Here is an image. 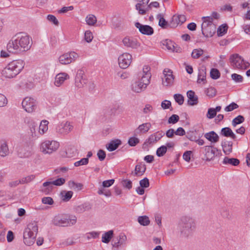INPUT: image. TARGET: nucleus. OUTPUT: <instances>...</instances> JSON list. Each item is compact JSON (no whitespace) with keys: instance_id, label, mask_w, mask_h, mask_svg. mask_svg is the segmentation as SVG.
Segmentation results:
<instances>
[{"instance_id":"obj_21","label":"nucleus","mask_w":250,"mask_h":250,"mask_svg":"<svg viewBox=\"0 0 250 250\" xmlns=\"http://www.w3.org/2000/svg\"><path fill=\"white\" fill-rule=\"evenodd\" d=\"M69 78V75L66 73H60L55 77L54 84L58 87L60 86L66 80Z\"/></svg>"},{"instance_id":"obj_61","label":"nucleus","mask_w":250,"mask_h":250,"mask_svg":"<svg viewBox=\"0 0 250 250\" xmlns=\"http://www.w3.org/2000/svg\"><path fill=\"white\" fill-rule=\"evenodd\" d=\"M140 185L142 188H147L149 186V182L147 178L145 177L140 181Z\"/></svg>"},{"instance_id":"obj_45","label":"nucleus","mask_w":250,"mask_h":250,"mask_svg":"<svg viewBox=\"0 0 250 250\" xmlns=\"http://www.w3.org/2000/svg\"><path fill=\"white\" fill-rule=\"evenodd\" d=\"M206 71L205 69L202 68L199 70V73L198 75L197 83H201L206 79Z\"/></svg>"},{"instance_id":"obj_39","label":"nucleus","mask_w":250,"mask_h":250,"mask_svg":"<svg viewBox=\"0 0 250 250\" xmlns=\"http://www.w3.org/2000/svg\"><path fill=\"white\" fill-rule=\"evenodd\" d=\"M48 121L46 120L42 121L39 127V133L40 134H43L48 129Z\"/></svg>"},{"instance_id":"obj_20","label":"nucleus","mask_w":250,"mask_h":250,"mask_svg":"<svg viewBox=\"0 0 250 250\" xmlns=\"http://www.w3.org/2000/svg\"><path fill=\"white\" fill-rule=\"evenodd\" d=\"M66 219L64 217V214L59 215L54 217L52 220V223L55 226L65 227L68 224V222L65 221Z\"/></svg>"},{"instance_id":"obj_57","label":"nucleus","mask_w":250,"mask_h":250,"mask_svg":"<svg viewBox=\"0 0 250 250\" xmlns=\"http://www.w3.org/2000/svg\"><path fill=\"white\" fill-rule=\"evenodd\" d=\"M238 107V105L235 103H231L229 105L225 108V110L227 112L231 111L233 110L236 109Z\"/></svg>"},{"instance_id":"obj_58","label":"nucleus","mask_w":250,"mask_h":250,"mask_svg":"<svg viewBox=\"0 0 250 250\" xmlns=\"http://www.w3.org/2000/svg\"><path fill=\"white\" fill-rule=\"evenodd\" d=\"M139 143V140L136 137H130L128 141L129 146H134Z\"/></svg>"},{"instance_id":"obj_36","label":"nucleus","mask_w":250,"mask_h":250,"mask_svg":"<svg viewBox=\"0 0 250 250\" xmlns=\"http://www.w3.org/2000/svg\"><path fill=\"white\" fill-rule=\"evenodd\" d=\"M69 187L75 191L81 190L83 187V185L81 183H77L73 181H70L68 183Z\"/></svg>"},{"instance_id":"obj_41","label":"nucleus","mask_w":250,"mask_h":250,"mask_svg":"<svg viewBox=\"0 0 250 250\" xmlns=\"http://www.w3.org/2000/svg\"><path fill=\"white\" fill-rule=\"evenodd\" d=\"M138 222L142 226H147L150 223L149 218L146 216H139L138 218Z\"/></svg>"},{"instance_id":"obj_32","label":"nucleus","mask_w":250,"mask_h":250,"mask_svg":"<svg viewBox=\"0 0 250 250\" xmlns=\"http://www.w3.org/2000/svg\"><path fill=\"white\" fill-rule=\"evenodd\" d=\"M64 217H65L66 222H68V224L67 225V227H70L74 225L77 222V217L74 215L71 214H64Z\"/></svg>"},{"instance_id":"obj_55","label":"nucleus","mask_w":250,"mask_h":250,"mask_svg":"<svg viewBox=\"0 0 250 250\" xmlns=\"http://www.w3.org/2000/svg\"><path fill=\"white\" fill-rule=\"evenodd\" d=\"M93 38L92 33L91 31H86L84 34V40L87 42H90Z\"/></svg>"},{"instance_id":"obj_30","label":"nucleus","mask_w":250,"mask_h":250,"mask_svg":"<svg viewBox=\"0 0 250 250\" xmlns=\"http://www.w3.org/2000/svg\"><path fill=\"white\" fill-rule=\"evenodd\" d=\"M146 86L144 84L140 81H136L132 84V89L135 92H141L145 90Z\"/></svg>"},{"instance_id":"obj_28","label":"nucleus","mask_w":250,"mask_h":250,"mask_svg":"<svg viewBox=\"0 0 250 250\" xmlns=\"http://www.w3.org/2000/svg\"><path fill=\"white\" fill-rule=\"evenodd\" d=\"M53 185L52 182H45L41 187L40 190L46 195L48 194L52 191Z\"/></svg>"},{"instance_id":"obj_48","label":"nucleus","mask_w":250,"mask_h":250,"mask_svg":"<svg viewBox=\"0 0 250 250\" xmlns=\"http://www.w3.org/2000/svg\"><path fill=\"white\" fill-rule=\"evenodd\" d=\"M205 92L208 96L212 98L216 95V90L214 87H210L206 90Z\"/></svg>"},{"instance_id":"obj_40","label":"nucleus","mask_w":250,"mask_h":250,"mask_svg":"<svg viewBox=\"0 0 250 250\" xmlns=\"http://www.w3.org/2000/svg\"><path fill=\"white\" fill-rule=\"evenodd\" d=\"M151 73H147L146 74H141L139 77H141L140 81L144 83L145 85L147 86L150 83V79L151 78Z\"/></svg>"},{"instance_id":"obj_19","label":"nucleus","mask_w":250,"mask_h":250,"mask_svg":"<svg viewBox=\"0 0 250 250\" xmlns=\"http://www.w3.org/2000/svg\"><path fill=\"white\" fill-rule=\"evenodd\" d=\"M163 44L166 46L167 49L173 52H180L181 48L172 41L168 40H166L163 42Z\"/></svg>"},{"instance_id":"obj_54","label":"nucleus","mask_w":250,"mask_h":250,"mask_svg":"<svg viewBox=\"0 0 250 250\" xmlns=\"http://www.w3.org/2000/svg\"><path fill=\"white\" fill-rule=\"evenodd\" d=\"M99 235H100V232H96V231H91V232L86 233V237L88 240H89L91 238L95 239V238L99 237Z\"/></svg>"},{"instance_id":"obj_64","label":"nucleus","mask_w":250,"mask_h":250,"mask_svg":"<svg viewBox=\"0 0 250 250\" xmlns=\"http://www.w3.org/2000/svg\"><path fill=\"white\" fill-rule=\"evenodd\" d=\"M123 186L128 189L132 188V182L130 180L125 179L123 180L122 182Z\"/></svg>"},{"instance_id":"obj_2","label":"nucleus","mask_w":250,"mask_h":250,"mask_svg":"<svg viewBox=\"0 0 250 250\" xmlns=\"http://www.w3.org/2000/svg\"><path fill=\"white\" fill-rule=\"evenodd\" d=\"M178 229L183 237L191 236L196 229L195 220L189 216H182L178 223Z\"/></svg>"},{"instance_id":"obj_38","label":"nucleus","mask_w":250,"mask_h":250,"mask_svg":"<svg viewBox=\"0 0 250 250\" xmlns=\"http://www.w3.org/2000/svg\"><path fill=\"white\" fill-rule=\"evenodd\" d=\"M157 18L159 20V25L163 28H166L168 24L166 20L164 18L162 14H159L157 16Z\"/></svg>"},{"instance_id":"obj_56","label":"nucleus","mask_w":250,"mask_h":250,"mask_svg":"<svg viewBox=\"0 0 250 250\" xmlns=\"http://www.w3.org/2000/svg\"><path fill=\"white\" fill-rule=\"evenodd\" d=\"M177 18H178V17L176 16H174L172 17L170 23V26L171 27H175L178 24H181V22H180V21H178Z\"/></svg>"},{"instance_id":"obj_35","label":"nucleus","mask_w":250,"mask_h":250,"mask_svg":"<svg viewBox=\"0 0 250 250\" xmlns=\"http://www.w3.org/2000/svg\"><path fill=\"white\" fill-rule=\"evenodd\" d=\"M62 199L64 202H67L72 198L73 192L72 191L63 190L61 192Z\"/></svg>"},{"instance_id":"obj_3","label":"nucleus","mask_w":250,"mask_h":250,"mask_svg":"<svg viewBox=\"0 0 250 250\" xmlns=\"http://www.w3.org/2000/svg\"><path fill=\"white\" fill-rule=\"evenodd\" d=\"M24 62L21 60L10 62L2 70L1 74L6 78H12L17 76L24 66Z\"/></svg>"},{"instance_id":"obj_14","label":"nucleus","mask_w":250,"mask_h":250,"mask_svg":"<svg viewBox=\"0 0 250 250\" xmlns=\"http://www.w3.org/2000/svg\"><path fill=\"white\" fill-rule=\"evenodd\" d=\"M138 3L136 4V9L138 11L139 14L144 15L146 11L150 10V6H147L149 0H137Z\"/></svg>"},{"instance_id":"obj_43","label":"nucleus","mask_w":250,"mask_h":250,"mask_svg":"<svg viewBox=\"0 0 250 250\" xmlns=\"http://www.w3.org/2000/svg\"><path fill=\"white\" fill-rule=\"evenodd\" d=\"M204 51L201 48L194 49L192 52L191 57L193 59H198L203 54Z\"/></svg>"},{"instance_id":"obj_29","label":"nucleus","mask_w":250,"mask_h":250,"mask_svg":"<svg viewBox=\"0 0 250 250\" xmlns=\"http://www.w3.org/2000/svg\"><path fill=\"white\" fill-rule=\"evenodd\" d=\"M146 170V166L141 163L136 166L134 175L140 176L143 175Z\"/></svg>"},{"instance_id":"obj_27","label":"nucleus","mask_w":250,"mask_h":250,"mask_svg":"<svg viewBox=\"0 0 250 250\" xmlns=\"http://www.w3.org/2000/svg\"><path fill=\"white\" fill-rule=\"evenodd\" d=\"M204 136L207 140L213 143L218 142L219 139V136L214 131L206 133Z\"/></svg>"},{"instance_id":"obj_51","label":"nucleus","mask_w":250,"mask_h":250,"mask_svg":"<svg viewBox=\"0 0 250 250\" xmlns=\"http://www.w3.org/2000/svg\"><path fill=\"white\" fill-rule=\"evenodd\" d=\"M231 77L232 80H233L235 83H242L243 81V77L241 75L236 73L231 74Z\"/></svg>"},{"instance_id":"obj_63","label":"nucleus","mask_w":250,"mask_h":250,"mask_svg":"<svg viewBox=\"0 0 250 250\" xmlns=\"http://www.w3.org/2000/svg\"><path fill=\"white\" fill-rule=\"evenodd\" d=\"M97 156L100 161H104L106 157L105 152L102 149L99 150L97 152Z\"/></svg>"},{"instance_id":"obj_16","label":"nucleus","mask_w":250,"mask_h":250,"mask_svg":"<svg viewBox=\"0 0 250 250\" xmlns=\"http://www.w3.org/2000/svg\"><path fill=\"white\" fill-rule=\"evenodd\" d=\"M126 240L127 237L126 235L124 233H121L116 239L113 241L112 246L114 249V250H118L117 249L119 247L125 246L126 244Z\"/></svg>"},{"instance_id":"obj_26","label":"nucleus","mask_w":250,"mask_h":250,"mask_svg":"<svg viewBox=\"0 0 250 250\" xmlns=\"http://www.w3.org/2000/svg\"><path fill=\"white\" fill-rule=\"evenodd\" d=\"M121 144L122 142L120 140L115 139L111 141L109 144L106 145V147L109 151H113L116 150Z\"/></svg>"},{"instance_id":"obj_8","label":"nucleus","mask_w":250,"mask_h":250,"mask_svg":"<svg viewBox=\"0 0 250 250\" xmlns=\"http://www.w3.org/2000/svg\"><path fill=\"white\" fill-rule=\"evenodd\" d=\"M163 77H162V84L164 86H171L174 83V77L171 70L165 68L163 71Z\"/></svg>"},{"instance_id":"obj_53","label":"nucleus","mask_w":250,"mask_h":250,"mask_svg":"<svg viewBox=\"0 0 250 250\" xmlns=\"http://www.w3.org/2000/svg\"><path fill=\"white\" fill-rule=\"evenodd\" d=\"M89 159L88 158H83L80 161H77L74 163L75 167H79L83 165H86L88 163Z\"/></svg>"},{"instance_id":"obj_46","label":"nucleus","mask_w":250,"mask_h":250,"mask_svg":"<svg viewBox=\"0 0 250 250\" xmlns=\"http://www.w3.org/2000/svg\"><path fill=\"white\" fill-rule=\"evenodd\" d=\"M228 26L226 24L220 26L217 30V34L219 36H222L227 32Z\"/></svg>"},{"instance_id":"obj_34","label":"nucleus","mask_w":250,"mask_h":250,"mask_svg":"<svg viewBox=\"0 0 250 250\" xmlns=\"http://www.w3.org/2000/svg\"><path fill=\"white\" fill-rule=\"evenodd\" d=\"M223 163L224 164H230L234 166L238 165L240 163V161L236 158H229L228 157H225L223 160Z\"/></svg>"},{"instance_id":"obj_10","label":"nucleus","mask_w":250,"mask_h":250,"mask_svg":"<svg viewBox=\"0 0 250 250\" xmlns=\"http://www.w3.org/2000/svg\"><path fill=\"white\" fill-rule=\"evenodd\" d=\"M22 106L26 112L31 113L35 110L37 102L33 98L26 97L22 101Z\"/></svg>"},{"instance_id":"obj_52","label":"nucleus","mask_w":250,"mask_h":250,"mask_svg":"<svg viewBox=\"0 0 250 250\" xmlns=\"http://www.w3.org/2000/svg\"><path fill=\"white\" fill-rule=\"evenodd\" d=\"M174 98L175 101L179 104L182 105L184 103V98L180 94H175L174 95Z\"/></svg>"},{"instance_id":"obj_18","label":"nucleus","mask_w":250,"mask_h":250,"mask_svg":"<svg viewBox=\"0 0 250 250\" xmlns=\"http://www.w3.org/2000/svg\"><path fill=\"white\" fill-rule=\"evenodd\" d=\"M124 45L127 47L137 48L140 46L139 43L136 39L126 37L123 40Z\"/></svg>"},{"instance_id":"obj_42","label":"nucleus","mask_w":250,"mask_h":250,"mask_svg":"<svg viewBox=\"0 0 250 250\" xmlns=\"http://www.w3.org/2000/svg\"><path fill=\"white\" fill-rule=\"evenodd\" d=\"M85 21L87 24L93 25L97 21L96 17L92 14L88 15L85 18Z\"/></svg>"},{"instance_id":"obj_22","label":"nucleus","mask_w":250,"mask_h":250,"mask_svg":"<svg viewBox=\"0 0 250 250\" xmlns=\"http://www.w3.org/2000/svg\"><path fill=\"white\" fill-rule=\"evenodd\" d=\"M232 142L224 140L221 143L223 150L226 155H229L232 151Z\"/></svg>"},{"instance_id":"obj_7","label":"nucleus","mask_w":250,"mask_h":250,"mask_svg":"<svg viewBox=\"0 0 250 250\" xmlns=\"http://www.w3.org/2000/svg\"><path fill=\"white\" fill-rule=\"evenodd\" d=\"M203 150V153L205 156V159L206 161H210L214 159L215 156L217 155V153L219 151V150L212 146H206L202 147Z\"/></svg>"},{"instance_id":"obj_49","label":"nucleus","mask_w":250,"mask_h":250,"mask_svg":"<svg viewBox=\"0 0 250 250\" xmlns=\"http://www.w3.org/2000/svg\"><path fill=\"white\" fill-rule=\"evenodd\" d=\"M210 77L216 80L220 76V73L218 70L215 68H212L210 72Z\"/></svg>"},{"instance_id":"obj_13","label":"nucleus","mask_w":250,"mask_h":250,"mask_svg":"<svg viewBox=\"0 0 250 250\" xmlns=\"http://www.w3.org/2000/svg\"><path fill=\"white\" fill-rule=\"evenodd\" d=\"M216 26L213 23H202V33L203 35L206 37H212L215 33Z\"/></svg>"},{"instance_id":"obj_5","label":"nucleus","mask_w":250,"mask_h":250,"mask_svg":"<svg viewBox=\"0 0 250 250\" xmlns=\"http://www.w3.org/2000/svg\"><path fill=\"white\" fill-rule=\"evenodd\" d=\"M231 65L234 68L243 70L246 69L249 62H245L241 56L237 54L231 55L229 57Z\"/></svg>"},{"instance_id":"obj_24","label":"nucleus","mask_w":250,"mask_h":250,"mask_svg":"<svg viewBox=\"0 0 250 250\" xmlns=\"http://www.w3.org/2000/svg\"><path fill=\"white\" fill-rule=\"evenodd\" d=\"M9 153L7 143L5 140L0 141V156L4 157Z\"/></svg>"},{"instance_id":"obj_17","label":"nucleus","mask_w":250,"mask_h":250,"mask_svg":"<svg viewBox=\"0 0 250 250\" xmlns=\"http://www.w3.org/2000/svg\"><path fill=\"white\" fill-rule=\"evenodd\" d=\"M84 72L82 70H79L75 78V85L78 87H83L86 84L87 80L83 78Z\"/></svg>"},{"instance_id":"obj_11","label":"nucleus","mask_w":250,"mask_h":250,"mask_svg":"<svg viewBox=\"0 0 250 250\" xmlns=\"http://www.w3.org/2000/svg\"><path fill=\"white\" fill-rule=\"evenodd\" d=\"M78 55L75 52L65 53L60 56L59 61L62 64H68L74 61L78 57Z\"/></svg>"},{"instance_id":"obj_59","label":"nucleus","mask_w":250,"mask_h":250,"mask_svg":"<svg viewBox=\"0 0 250 250\" xmlns=\"http://www.w3.org/2000/svg\"><path fill=\"white\" fill-rule=\"evenodd\" d=\"M216 114L213 108H209L208 110L207 117L208 119H212L216 116Z\"/></svg>"},{"instance_id":"obj_12","label":"nucleus","mask_w":250,"mask_h":250,"mask_svg":"<svg viewBox=\"0 0 250 250\" xmlns=\"http://www.w3.org/2000/svg\"><path fill=\"white\" fill-rule=\"evenodd\" d=\"M132 61V56L129 53H124L118 58L119 66L122 69L127 68Z\"/></svg>"},{"instance_id":"obj_25","label":"nucleus","mask_w":250,"mask_h":250,"mask_svg":"<svg viewBox=\"0 0 250 250\" xmlns=\"http://www.w3.org/2000/svg\"><path fill=\"white\" fill-rule=\"evenodd\" d=\"M220 135L226 137H230L233 140L236 139V136L232 130L228 127L222 128L220 132Z\"/></svg>"},{"instance_id":"obj_33","label":"nucleus","mask_w":250,"mask_h":250,"mask_svg":"<svg viewBox=\"0 0 250 250\" xmlns=\"http://www.w3.org/2000/svg\"><path fill=\"white\" fill-rule=\"evenodd\" d=\"M91 208V205L88 203H85L77 206L76 208V212L78 213H82L85 211H88Z\"/></svg>"},{"instance_id":"obj_62","label":"nucleus","mask_w":250,"mask_h":250,"mask_svg":"<svg viewBox=\"0 0 250 250\" xmlns=\"http://www.w3.org/2000/svg\"><path fill=\"white\" fill-rule=\"evenodd\" d=\"M42 202L44 204H47L49 205H53L54 203L53 199L50 197H43L42 199Z\"/></svg>"},{"instance_id":"obj_1","label":"nucleus","mask_w":250,"mask_h":250,"mask_svg":"<svg viewBox=\"0 0 250 250\" xmlns=\"http://www.w3.org/2000/svg\"><path fill=\"white\" fill-rule=\"evenodd\" d=\"M31 46L30 37L20 33L9 41L7 44V49L10 53L17 54L28 50Z\"/></svg>"},{"instance_id":"obj_9","label":"nucleus","mask_w":250,"mask_h":250,"mask_svg":"<svg viewBox=\"0 0 250 250\" xmlns=\"http://www.w3.org/2000/svg\"><path fill=\"white\" fill-rule=\"evenodd\" d=\"M73 128L72 123L68 122H63L59 124L56 128V132L60 134L65 135L70 132Z\"/></svg>"},{"instance_id":"obj_6","label":"nucleus","mask_w":250,"mask_h":250,"mask_svg":"<svg viewBox=\"0 0 250 250\" xmlns=\"http://www.w3.org/2000/svg\"><path fill=\"white\" fill-rule=\"evenodd\" d=\"M60 144L56 141L46 140L41 145V151L44 154H51L59 148Z\"/></svg>"},{"instance_id":"obj_15","label":"nucleus","mask_w":250,"mask_h":250,"mask_svg":"<svg viewBox=\"0 0 250 250\" xmlns=\"http://www.w3.org/2000/svg\"><path fill=\"white\" fill-rule=\"evenodd\" d=\"M135 27L138 28L141 33L146 35H151L154 33L152 27L148 25H143L139 22L135 23Z\"/></svg>"},{"instance_id":"obj_23","label":"nucleus","mask_w":250,"mask_h":250,"mask_svg":"<svg viewBox=\"0 0 250 250\" xmlns=\"http://www.w3.org/2000/svg\"><path fill=\"white\" fill-rule=\"evenodd\" d=\"M187 97L188 98V105L193 106L198 104V97L195 95V92L193 91H188L187 92Z\"/></svg>"},{"instance_id":"obj_4","label":"nucleus","mask_w":250,"mask_h":250,"mask_svg":"<svg viewBox=\"0 0 250 250\" xmlns=\"http://www.w3.org/2000/svg\"><path fill=\"white\" fill-rule=\"evenodd\" d=\"M38 232V226L37 223L33 221L29 223L23 234L24 244L28 246L32 245L35 243Z\"/></svg>"},{"instance_id":"obj_47","label":"nucleus","mask_w":250,"mask_h":250,"mask_svg":"<svg viewBox=\"0 0 250 250\" xmlns=\"http://www.w3.org/2000/svg\"><path fill=\"white\" fill-rule=\"evenodd\" d=\"M35 178V175H28L26 177L22 178L21 181V184H27L31 181H32Z\"/></svg>"},{"instance_id":"obj_50","label":"nucleus","mask_w":250,"mask_h":250,"mask_svg":"<svg viewBox=\"0 0 250 250\" xmlns=\"http://www.w3.org/2000/svg\"><path fill=\"white\" fill-rule=\"evenodd\" d=\"M167 151V146H162L157 149L156 151V155L158 157H162L165 155Z\"/></svg>"},{"instance_id":"obj_31","label":"nucleus","mask_w":250,"mask_h":250,"mask_svg":"<svg viewBox=\"0 0 250 250\" xmlns=\"http://www.w3.org/2000/svg\"><path fill=\"white\" fill-rule=\"evenodd\" d=\"M151 124L149 123H146L140 125L136 129V132L137 133L147 132L151 127Z\"/></svg>"},{"instance_id":"obj_44","label":"nucleus","mask_w":250,"mask_h":250,"mask_svg":"<svg viewBox=\"0 0 250 250\" xmlns=\"http://www.w3.org/2000/svg\"><path fill=\"white\" fill-rule=\"evenodd\" d=\"M245 121V118L242 115H238L232 121V125L235 127L237 125L243 123Z\"/></svg>"},{"instance_id":"obj_60","label":"nucleus","mask_w":250,"mask_h":250,"mask_svg":"<svg viewBox=\"0 0 250 250\" xmlns=\"http://www.w3.org/2000/svg\"><path fill=\"white\" fill-rule=\"evenodd\" d=\"M179 117L178 115L176 114H173L169 118L168 120V124H174L176 123L179 121Z\"/></svg>"},{"instance_id":"obj_37","label":"nucleus","mask_w":250,"mask_h":250,"mask_svg":"<svg viewBox=\"0 0 250 250\" xmlns=\"http://www.w3.org/2000/svg\"><path fill=\"white\" fill-rule=\"evenodd\" d=\"M113 235V231L110 230L103 234L102 241L103 243H108L111 239Z\"/></svg>"}]
</instances>
